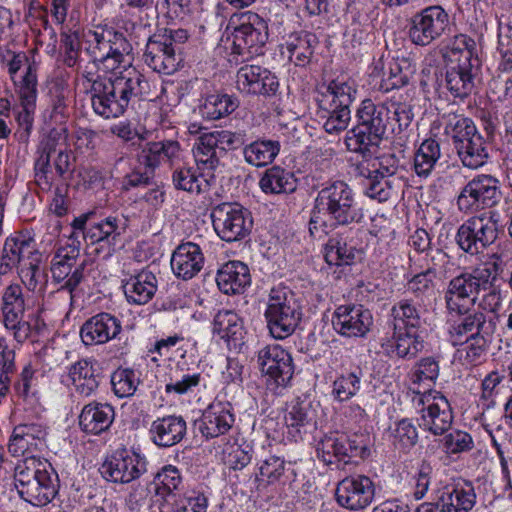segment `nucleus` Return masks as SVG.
<instances>
[{"label":"nucleus","instance_id":"nucleus-7","mask_svg":"<svg viewBox=\"0 0 512 512\" xmlns=\"http://www.w3.org/2000/svg\"><path fill=\"white\" fill-rule=\"evenodd\" d=\"M90 46L87 48L93 63L102 65L107 71L117 69L131 54L133 48L124 34L112 26L98 25L87 33Z\"/></svg>","mask_w":512,"mask_h":512},{"label":"nucleus","instance_id":"nucleus-38","mask_svg":"<svg viewBox=\"0 0 512 512\" xmlns=\"http://www.w3.org/2000/svg\"><path fill=\"white\" fill-rule=\"evenodd\" d=\"M45 436L46 431L40 424H19L13 430L8 450L15 457L23 456L37 450Z\"/></svg>","mask_w":512,"mask_h":512},{"label":"nucleus","instance_id":"nucleus-42","mask_svg":"<svg viewBox=\"0 0 512 512\" xmlns=\"http://www.w3.org/2000/svg\"><path fill=\"white\" fill-rule=\"evenodd\" d=\"M259 186L266 194H281L294 192L297 184L292 172L280 166H273L264 172Z\"/></svg>","mask_w":512,"mask_h":512},{"label":"nucleus","instance_id":"nucleus-37","mask_svg":"<svg viewBox=\"0 0 512 512\" xmlns=\"http://www.w3.org/2000/svg\"><path fill=\"white\" fill-rule=\"evenodd\" d=\"M157 284L158 281L155 274L142 270L123 282V290L129 303L144 305L154 297L157 291Z\"/></svg>","mask_w":512,"mask_h":512},{"label":"nucleus","instance_id":"nucleus-47","mask_svg":"<svg viewBox=\"0 0 512 512\" xmlns=\"http://www.w3.org/2000/svg\"><path fill=\"white\" fill-rule=\"evenodd\" d=\"M441 157L440 144L436 139H425L414 155V170L419 177H428Z\"/></svg>","mask_w":512,"mask_h":512},{"label":"nucleus","instance_id":"nucleus-39","mask_svg":"<svg viewBox=\"0 0 512 512\" xmlns=\"http://www.w3.org/2000/svg\"><path fill=\"white\" fill-rule=\"evenodd\" d=\"M216 282L225 294L240 293L251 282L248 266L241 261H229L218 271Z\"/></svg>","mask_w":512,"mask_h":512},{"label":"nucleus","instance_id":"nucleus-12","mask_svg":"<svg viewBox=\"0 0 512 512\" xmlns=\"http://www.w3.org/2000/svg\"><path fill=\"white\" fill-rule=\"evenodd\" d=\"M413 405L421 414L420 427L434 435L444 434L452 424V410L445 396L435 390L415 391Z\"/></svg>","mask_w":512,"mask_h":512},{"label":"nucleus","instance_id":"nucleus-14","mask_svg":"<svg viewBox=\"0 0 512 512\" xmlns=\"http://www.w3.org/2000/svg\"><path fill=\"white\" fill-rule=\"evenodd\" d=\"M408 38L417 46L425 47L439 38L449 28V15L439 5L415 13L407 24Z\"/></svg>","mask_w":512,"mask_h":512},{"label":"nucleus","instance_id":"nucleus-22","mask_svg":"<svg viewBox=\"0 0 512 512\" xmlns=\"http://www.w3.org/2000/svg\"><path fill=\"white\" fill-rule=\"evenodd\" d=\"M288 436L295 442L317 429L316 410L310 401L296 399L288 405L284 416Z\"/></svg>","mask_w":512,"mask_h":512},{"label":"nucleus","instance_id":"nucleus-24","mask_svg":"<svg viewBox=\"0 0 512 512\" xmlns=\"http://www.w3.org/2000/svg\"><path fill=\"white\" fill-rule=\"evenodd\" d=\"M68 377L77 395L92 397L98 392L103 371L96 360L81 359L69 366Z\"/></svg>","mask_w":512,"mask_h":512},{"label":"nucleus","instance_id":"nucleus-18","mask_svg":"<svg viewBox=\"0 0 512 512\" xmlns=\"http://www.w3.org/2000/svg\"><path fill=\"white\" fill-rule=\"evenodd\" d=\"M372 325V313L360 304L340 305L332 316L333 328L346 337H364Z\"/></svg>","mask_w":512,"mask_h":512},{"label":"nucleus","instance_id":"nucleus-29","mask_svg":"<svg viewBox=\"0 0 512 512\" xmlns=\"http://www.w3.org/2000/svg\"><path fill=\"white\" fill-rule=\"evenodd\" d=\"M187 432V424L182 416L167 415L152 421L149 437L160 448H169L180 443Z\"/></svg>","mask_w":512,"mask_h":512},{"label":"nucleus","instance_id":"nucleus-1","mask_svg":"<svg viewBox=\"0 0 512 512\" xmlns=\"http://www.w3.org/2000/svg\"><path fill=\"white\" fill-rule=\"evenodd\" d=\"M93 111L105 118L122 116L131 104L147 99L150 84L138 70L125 69L119 75L98 80L87 90Z\"/></svg>","mask_w":512,"mask_h":512},{"label":"nucleus","instance_id":"nucleus-35","mask_svg":"<svg viewBox=\"0 0 512 512\" xmlns=\"http://www.w3.org/2000/svg\"><path fill=\"white\" fill-rule=\"evenodd\" d=\"M357 230L349 228L347 233H337L329 238L325 245V261L330 265L342 266L351 265L359 250L356 248L353 237Z\"/></svg>","mask_w":512,"mask_h":512},{"label":"nucleus","instance_id":"nucleus-58","mask_svg":"<svg viewBox=\"0 0 512 512\" xmlns=\"http://www.w3.org/2000/svg\"><path fill=\"white\" fill-rule=\"evenodd\" d=\"M61 45L64 49V64L70 68L74 67L80 57L81 43L79 33L77 31L62 32Z\"/></svg>","mask_w":512,"mask_h":512},{"label":"nucleus","instance_id":"nucleus-28","mask_svg":"<svg viewBox=\"0 0 512 512\" xmlns=\"http://www.w3.org/2000/svg\"><path fill=\"white\" fill-rule=\"evenodd\" d=\"M37 253L32 239H26L19 234L7 237L0 254V275L18 269Z\"/></svg>","mask_w":512,"mask_h":512},{"label":"nucleus","instance_id":"nucleus-51","mask_svg":"<svg viewBox=\"0 0 512 512\" xmlns=\"http://www.w3.org/2000/svg\"><path fill=\"white\" fill-rule=\"evenodd\" d=\"M363 372L360 368L338 376L332 385V395L335 400L344 402L354 397L360 390Z\"/></svg>","mask_w":512,"mask_h":512},{"label":"nucleus","instance_id":"nucleus-46","mask_svg":"<svg viewBox=\"0 0 512 512\" xmlns=\"http://www.w3.org/2000/svg\"><path fill=\"white\" fill-rule=\"evenodd\" d=\"M239 107L237 97L228 94L208 95L200 106V113L208 120H218L231 114Z\"/></svg>","mask_w":512,"mask_h":512},{"label":"nucleus","instance_id":"nucleus-3","mask_svg":"<svg viewBox=\"0 0 512 512\" xmlns=\"http://www.w3.org/2000/svg\"><path fill=\"white\" fill-rule=\"evenodd\" d=\"M443 119L444 134L451 140L461 164L472 170L484 166L489 160V145L474 121L457 113H449Z\"/></svg>","mask_w":512,"mask_h":512},{"label":"nucleus","instance_id":"nucleus-27","mask_svg":"<svg viewBox=\"0 0 512 512\" xmlns=\"http://www.w3.org/2000/svg\"><path fill=\"white\" fill-rule=\"evenodd\" d=\"M143 60L153 71L171 75L177 71L182 58L178 50L170 47L165 41L155 39L153 35L146 44Z\"/></svg>","mask_w":512,"mask_h":512},{"label":"nucleus","instance_id":"nucleus-53","mask_svg":"<svg viewBox=\"0 0 512 512\" xmlns=\"http://www.w3.org/2000/svg\"><path fill=\"white\" fill-rule=\"evenodd\" d=\"M21 105L28 115L35 108L37 98V74L35 64H28L25 74L17 84Z\"/></svg>","mask_w":512,"mask_h":512},{"label":"nucleus","instance_id":"nucleus-48","mask_svg":"<svg viewBox=\"0 0 512 512\" xmlns=\"http://www.w3.org/2000/svg\"><path fill=\"white\" fill-rule=\"evenodd\" d=\"M15 485L19 495L32 505H46L57 494L53 482H19Z\"/></svg>","mask_w":512,"mask_h":512},{"label":"nucleus","instance_id":"nucleus-62","mask_svg":"<svg viewBox=\"0 0 512 512\" xmlns=\"http://www.w3.org/2000/svg\"><path fill=\"white\" fill-rule=\"evenodd\" d=\"M439 376V364L433 357L422 358L411 375L413 384H420L424 380L434 382Z\"/></svg>","mask_w":512,"mask_h":512},{"label":"nucleus","instance_id":"nucleus-43","mask_svg":"<svg viewBox=\"0 0 512 512\" xmlns=\"http://www.w3.org/2000/svg\"><path fill=\"white\" fill-rule=\"evenodd\" d=\"M213 333L228 343L233 341L236 344L243 336L242 319L232 310L219 311L213 319Z\"/></svg>","mask_w":512,"mask_h":512},{"label":"nucleus","instance_id":"nucleus-13","mask_svg":"<svg viewBox=\"0 0 512 512\" xmlns=\"http://www.w3.org/2000/svg\"><path fill=\"white\" fill-rule=\"evenodd\" d=\"M268 36V24L264 18L251 11L242 13L232 33V51L238 55L261 54Z\"/></svg>","mask_w":512,"mask_h":512},{"label":"nucleus","instance_id":"nucleus-21","mask_svg":"<svg viewBox=\"0 0 512 512\" xmlns=\"http://www.w3.org/2000/svg\"><path fill=\"white\" fill-rule=\"evenodd\" d=\"M368 453L365 446H358L345 436H325L317 445V455L327 465L347 464L353 457L364 458Z\"/></svg>","mask_w":512,"mask_h":512},{"label":"nucleus","instance_id":"nucleus-54","mask_svg":"<svg viewBox=\"0 0 512 512\" xmlns=\"http://www.w3.org/2000/svg\"><path fill=\"white\" fill-rule=\"evenodd\" d=\"M139 383V377L129 368H118L111 375L112 390L119 398L134 395Z\"/></svg>","mask_w":512,"mask_h":512},{"label":"nucleus","instance_id":"nucleus-15","mask_svg":"<svg viewBox=\"0 0 512 512\" xmlns=\"http://www.w3.org/2000/svg\"><path fill=\"white\" fill-rule=\"evenodd\" d=\"M458 318L449 327V335L454 346L468 342V339L491 338L495 333L498 315H486L483 311L469 312L463 305Z\"/></svg>","mask_w":512,"mask_h":512},{"label":"nucleus","instance_id":"nucleus-50","mask_svg":"<svg viewBox=\"0 0 512 512\" xmlns=\"http://www.w3.org/2000/svg\"><path fill=\"white\" fill-rule=\"evenodd\" d=\"M390 440L393 447L407 453L418 442V431L412 420L403 418L390 427Z\"/></svg>","mask_w":512,"mask_h":512},{"label":"nucleus","instance_id":"nucleus-30","mask_svg":"<svg viewBox=\"0 0 512 512\" xmlns=\"http://www.w3.org/2000/svg\"><path fill=\"white\" fill-rule=\"evenodd\" d=\"M205 258L200 246L194 242L181 243L171 257L174 274L183 280L195 277L203 268Z\"/></svg>","mask_w":512,"mask_h":512},{"label":"nucleus","instance_id":"nucleus-33","mask_svg":"<svg viewBox=\"0 0 512 512\" xmlns=\"http://www.w3.org/2000/svg\"><path fill=\"white\" fill-rule=\"evenodd\" d=\"M112 405L92 401L86 404L79 415V426L85 433L99 435L109 429L114 421Z\"/></svg>","mask_w":512,"mask_h":512},{"label":"nucleus","instance_id":"nucleus-57","mask_svg":"<svg viewBox=\"0 0 512 512\" xmlns=\"http://www.w3.org/2000/svg\"><path fill=\"white\" fill-rule=\"evenodd\" d=\"M172 181L176 189L187 192L200 193L201 188L196 171L192 167H178L172 174Z\"/></svg>","mask_w":512,"mask_h":512},{"label":"nucleus","instance_id":"nucleus-20","mask_svg":"<svg viewBox=\"0 0 512 512\" xmlns=\"http://www.w3.org/2000/svg\"><path fill=\"white\" fill-rule=\"evenodd\" d=\"M240 92L264 97L274 96L279 88L277 77L267 68L258 65H244L236 74Z\"/></svg>","mask_w":512,"mask_h":512},{"label":"nucleus","instance_id":"nucleus-52","mask_svg":"<svg viewBox=\"0 0 512 512\" xmlns=\"http://www.w3.org/2000/svg\"><path fill=\"white\" fill-rule=\"evenodd\" d=\"M443 496L440 503L443 512H467L473 507L475 498L470 491L457 489L452 484H446Z\"/></svg>","mask_w":512,"mask_h":512},{"label":"nucleus","instance_id":"nucleus-32","mask_svg":"<svg viewBox=\"0 0 512 512\" xmlns=\"http://www.w3.org/2000/svg\"><path fill=\"white\" fill-rule=\"evenodd\" d=\"M181 147L178 141L163 140L147 142L138 154V161L146 168L156 169L162 163L174 166L180 160Z\"/></svg>","mask_w":512,"mask_h":512},{"label":"nucleus","instance_id":"nucleus-60","mask_svg":"<svg viewBox=\"0 0 512 512\" xmlns=\"http://www.w3.org/2000/svg\"><path fill=\"white\" fill-rule=\"evenodd\" d=\"M40 261L41 255L38 252L33 258H30L17 269L23 284L30 291H34L38 285V280L41 275Z\"/></svg>","mask_w":512,"mask_h":512},{"label":"nucleus","instance_id":"nucleus-10","mask_svg":"<svg viewBox=\"0 0 512 512\" xmlns=\"http://www.w3.org/2000/svg\"><path fill=\"white\" fill-rule=\"evenodd\" d=\"M498 214L492 211L473 216L463 222L456 234V242L461 250L477 255L493 244L498 237Z\"/></svg>","mask_w":512,"mask_h":512},{"label":"nucleus","instance_id":"nucleus-17","mask_svg":"<svg viewBox=\"0 0 512 512\" xmlns=\"http://www.w3.org/2000/svg\"><path fill=\"white\" fill-rule=\"evenodd\" d=\"M126 219L117 216H108L95 220V213L89 212L80 215L72 222V228L82 230V238L91 244L106 242L115 245L118 238L126 231Z\"/></svg>","mask_w":512,"mask_h":512},{"label":"nucleus","instance_id":"nucleus-55","mask_svg":"<svg viewBox=\"0 0 512 512\" xmlns=\"http://www.w3.org/2000/svg\"><path fill=\"white\" fill-rule=\"evenodd\" d=\"M434 279L431 271H422L408 280L406 289L416 301L424 304L426 299L434 295Z\"/></svg>","mask_w":512,"mask_h":512},{"label":"nucleus","instance_id":"nucleus-11","mask_svg":"<svg viewBox=\"0 0 512 512\" xmlns=\"http://www.w3.org/2000/svg\"><path fill=\"white\" fill-rule=\"evenodd\" d=\"M211 219L215 232L226 242L246 238L253 227L251 213L236 202H223L214 206Z\"/></svg>","mask_w":512,"mask_h":512},{"label":"nucleus","instance_id":"nucleus-36","mask_svg":"<svg viewBox=\"0 0 512 512\" xmlns=\"http://www.w3.org/2000/svg\"><path fill=\"white\" fill-rule=\"evenodd\" d=\"M335 494L341 506L351 510L362 509L373 500V482H338Z\"/></svg>","mask_w":512,"mask_h":512},{"label":"nucleus","instance_id":"nucleus-16","mask_svg":"<svg viewBox=\"0 0 512 512\" xmlns=\"http://www.w3.org/2000/svg\"><path fill=\"white\" fill-rule=\"evenodd\" d=\"M499 182L490 175H478L470 180L457 197L460 211L472 212L495 205L501 196Z\"/></svg>","mask_w":512,"mask_h":512},{"label":"nucleus","instance_id":"nucleus-25","mask_svg":"<svg viewBox=\"0 0 512 512\" xmlns=\"http://www.w3.org/2000/svg\"><path fill=\"white\" fill-rule=\"evenodd\" d=\"M235 421L230 403L213 402L196 423L201 434L209 439L226 434Z\"/></svg>","mask_w":512,"mask_h":512},{"label":"nucleus","instance_id":"nucleus-64","mask_svg":"<svg viewBox=\"0 0 512 512\" xmlns=\"http://www.w3.org/2000/svg\"><path fill=\"white\" fill-rule=\"evenodd\" d=\"M4 321V326L12 332V336L17 344H23L32 336V320H24V317H9Z\"/></svg>","mask_w":512,"mask_h":512},{"label":"nucleus","instance_id":"nucleus-9","mask_svg":"<svg viewBox=\"0 0 512 512\" xmlns=\"http://www.w3.org/2000/svg\"><path fill=\"white\" fill-rule=\"evenodd\" d=\"M250 140L251 138L244 129L205 133L199 137L194 147V157L196 162L203 166V169L215 170L227 151L244 147Z\"/></svg>","mask_w":512,"mask_h":512},{"label":"nucleus","instance_id":"nucleus-6","mask_svg":"<svg viewBox=\"0 0 512 512\" xmlns=\"http://www.w3.org/2000/svg\"><path fill=\"white\" fill-rule=\"evenodd\" d=\"M264 316L270 334L275 339H285L295 331L302 312L292 290L277 286L270 290Z\"/></svg>","mask_w":512,"mask_h":512},{"label":"nucleus","instance_id":"nucleus-45","mask_svg":"<svg viewBox=\"0 0 512 512\" xmlns=\"http://www.w3.org/2000/svg\"><path fill=\"white\" fill-rule=\"evenodd\" d=\"M317 116L323 122L322 127L329 134H339L345 131L351 120L350 108H341L338 105L325 107L317 102Z\"/></svg>","mask_w":512,"mask_h":512},{"label":"nucleus","instance_id":"nucleus-63","mask_svg":"<svg viewBox=\"0 0 512 512\" xmlns=\"http://www.w3.org/2000/svg\"><path fill=\"white\" fill-rule=\"evenodd\" d=\"M400 165L399 158L394 153H384L372 159L374 177L387 178L397 173Z\"/></svg>","mask_w":512,"mask_h":512},{"label":"nucleus","instance_id":"nucleus-34","mask_svg":"<svg viewBox=\"0 0 512 512\" xmlns=\"http://www.w3.org/2000/svg\"><path fill=\"white\" fill-rule=\"evenodd\" d=\"M381 346L387 355L395 352L400 358L412 359L424 348V341L417 330L393 328L392 338L382 339Z\"/></svg>","mask_w":512,"mask_h":512},{"label":"nucleus","instance_id":"nucleus-19","mask_svg":"<svg viewBox=\"0 0 512 512\" xmlns=\"http://www.w3.org/2000/svg\"><path fill=\"white\" fill-rule=\"evenodd\" d=\"M258 365L276 386L288 385L294 374L292 356L279 345L266 346L258 353Z\"/></svg>","mask_w":512,"mask_h":512},{"label":"nucleus","instance_id":"nucleus-40","mask_svg":"<svg viewBox=\"0 0 512 512\" xmlns=\"http://www.w3.org/2000/svg\"><path fill=\"white\" fill-rule=\"evenodd\" d=\"M425 311V305L412 297L397 301L391 308L393 328L418 330L423 324Z\"/></svg>","mask_w":512,"mask_h":512},{"label":"nucleus","instance_id":"nucleus-4","mask_svg":"<svg viewBox=\"0 0 512 512\" xmlns=\"http://www.w3.org/2000/svg\"><path fill=\"white\" fill-rule=\"evenodd\" d=\"M314 210L326 217L332 227H348L363 219L354 190L342 180L329 182L318 191Z\"/></svg>","mask_w":512,"mask_h":512},{"label":"nucleus","instance_id":"nucleus-31","mask_svg":"<svg viewBox=\"0 0 512 512\" xmlns=\"http://www.w3.org/2000/svg\"><path fill=\"white\" fill-rule=\"evenodd\" d=\"M356 93L354 81L345 77H337L319 86L315 100L325 107L338 105L341 108H350Z\"/></svg>","mask_w":512,"mask_h":512},{"label":"nucleus","instance_id":"nucleus-8","mask_svg":"<svg viewBox=\"0 0 512 512\" xmlns=\"http://www.w3.org/2000/svg\"><path fill=\"white\" fill-rule=\"evenodd\" d=\"M497 264L474 268L470 272H463L450 280L445 294L446 307L449 312H461V300L469 299L475 304L479 294L487 291L498 280Z\"/></svg>","mask_w":512,"mask_h":512},{"label":"nucleus","instance_id":"nucleus-2","mask_svg":"<svg viewBox=\"0 0 512 512\" xmlns=\"http://www.w3.org/2000/svg\"><path fill=\"white\" fill-rule=\"evenodd\" d=\"M356 119L357 124L346 133L345 144L350 152L363 158L371 157L379 147L388 126H392V132L396 133L391 124V109L386 104L365 99L356 111Z\"/></svg>","mask_w":512,"mask_h":512},{"label":"nucleus","instance_id":"nucleus-5","mask_svg":"<svg viewBox=\"0 0 512 512\" xmlns=\"http://www.w3.org/2000/svg\"><path fill=\"white\" fill-rule=\"evenodd\" d=\"M475 46V41L467 35L455 37L445 74V86L455 98L464 99L474 90V80L481 67Z\"/></svg>","mask_w":512,"mask_h":512},{"label":"nucleus","instance_id":"nucleus-56","mask_svg":"<svg viewBox=\"0 0 512 512\" xmlns=\"http://www.w3.org/2000/svg\"><path fill=\"white\" fill-rule=\"evenodd\" d=\"M2 312L4 320L9 317H24L25 301L22 288L19 285H9L2 297Z\"/></svg>","mask_w":512,"mask_h":512},{"label":"nucleus","instance_id":"nucleus-41","mask_svg":"<svg viewBox=\"0 0 512 512\" xmlns=\"http://www.w3.org/2000/svg\"><path fill=\"white\" fill-rule=\"evenodd\" d=\"M280 147L279 141L262 138L246 143L242 153L249 165L264 167L274 161L280 152Z\"/></svg>","mask_w":512,"mask_h":512},{"label":"nucleus","instance_id":"nucleus-44","mask_svg":"<svg viewBox=\"0 0 512 512\" xmlns=\"http://www.w3.org/2000/svg\"><path fill=\"white\" fill-rule=\"evenodd\" d=\"M317 43L316 35L306 31L291 36L286 43L290 61L297 66L307 65Z\"/></svg>","mask_w":512,"mask_h":512},{"label":"nucleus","instance_id":"nucleus-26","mask_svg":"<svg viewBox=\"0 0 512 512\" xmlns=\"http://www.w3.org/2000/svg\"><path fill=\"white\" fill-rule=\"evenodd\" d=\"M104 480H137L147 472V462L139 455L111 456L99 468Z\"/></svg>","mask_w":512,"mask_h":512},{"label":"nucleus","instance_id":"nucleus-61","mask_svg":"<svg viewBox=\"0 0 512 512\" xmlns=\"http://www.w3.org/2000/svg\"><path fill=\"white\" fill-rule=\"evenodd\" d=\"M177 372L178 370H176L175 374L170 377V382L165 386V391L167 393L174 392L182 395L199 385L201 378L199 373L177 375Z\"/></svg>","mask_w":512,"mask_h":512},{"label":"nucleus","instance_id":"nucleus-23","mask_svg":"<svg viewBox=\"0 0 512 512\" xmlns=\"http://www.w3.org/2000/svg\"><path fill=\"white\" fill-rule=\"evenodd\" d=\"M121 330V321L116 316L101 312L84 322L80 336L86 346L100 345L117 338Z\"/></svg>","mask_w":512,"mask_h":512},{"label":"nucleus","instance_id":"nucleus-59","mask_svg":"<svg viewBox=\"0 0 512 512\" xmlns=\"http://www.w3.org/2000/svg\"><path fill=\"white\" fill-rule=\"evenodd\" d=\"M445 490L444 482H417L414 496L418 500L426 499L431 504L440 505Z\"/></svg>","mask_w":512,"mask_h":512},{"label":"nucleus","instance_id":"nucleus-49","mask_svg":"<svg viewBox=\"0 0 512 512\" xmlns=\"http://www.w3.org/2000/svg\"><path fill=\"white\" fill-rule=\"evenodd\" d=\"M412 74L413 69L408 60H393L389 63L388 71L383 73L379 89L389 92L404 87L409 83Z\"/></svg>","mask_w":512,"mask_h":512}]
</instances>
